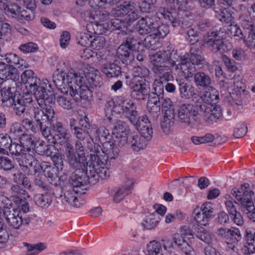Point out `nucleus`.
<instances>
[{
  "label": "nucleus",
  "mask_w": 255,
  "mask_h": 255,
  "mask_svg": "<svg viewBox=\"0 0 255 255\" xmlns=\"http://www.w3.org/2000/svg\"><path fill=\"white\" fill-rule=\"evenodd\" d=\"M91 153V166L89 167L88 172L91 176V170L98 171L99 178L105 179L110 176V171L106 166L108 159L116 158L119 152L118 147L112 141H105L102 147L98 144H94Z\"/></svg>",
  "instance_id": "nucleus-1"
},
{
  "label": "nucleus",
  "mask_w": 255,
  "mask_h": 255,
  "mask_svg": "<svg viewBox=\"0 0 255 255\" xmlns=\"http://www.w3.org/2000/svg\"><path fill=\"white\" fill-rule=\"evenodd\" d=\"M151 62L153 66L171 64L178 73H184L187 77L191 76L194 70L193 68H188V70L187 66L189 64L187 62V59L184 56H180L174 50L156 52L152 55Z\"/></svg>",
  "instance_id": "nucleus-2"
},
{
  "label": "nucleus",
  "mask_w": 255,
  "mask_h": 255,
  "mask_svg": "<svg viewBox=\"0 0 255 255\" xmlns=\"http://www.w3.org/2000/svg\"><path fill=\"white\" fill-rule=\"evenodd\" d=\"M97 78L99 77L91 73L84 77L79 73L74 83L70 86V96L76 102H80L81 99H90L93 96L92 89L101 86Z\"/></svg>",
  "instance_id": "nucleus-3"
},
{
  "label": "nucleus",
  "mask_w": 255,
  "mask_h": 255,
  "mask_svg": "<svg viewBox=\"0 0 255 255\" xmlns=\"http://www.w3.org/2000/svg\"><path fill=\"white\" fill-rule=\"evenodd\" d=\"M66 157L70 167L75 170L70 176L76 175V179H86L89 181V184L91 185H94L98 181L99 177L98 171L91 170V176L88 173L90 172L88 168L92 165L91 154L88 162L86 161V156L75 152Z\"/></svg>",
  "instance_id": "nucleus-4"
},
{
  "label": "nucleus",
  "mask_w": 255,
  "mask_h": 255,
  "mask_svg": "<svg viewBox=\"0 0 255 255\" xmlns=\"http://www.w3.org/2000/svg\"><path fill=\"white\" fill-rule=\"evenodd\" d=\"M0 93L3 106L12 108L18 116L24 113L26 107L33 101L31 95L21 96L18 92H12L9 87L0 89Z\"/></svg>",
  "instance_id": "nucleus-5"
},
{
  "label": "nucleus",
  "mask_w": 255,
  "mask_h": 255,
  "mask_svg": "<svg viewBox=\"0 0 255 255\" xmlns=\"http://www.w3.org/2000/svg\"><path fill=\"white\" fill-rule=\"evenodd\" d=\"M249 184L242 185L240 188H234L232 194L236 199L235 203L238 204L241 211L246 214L247 217L253 222H255V206L252 199V191L247 189Z\"/></svg>",
  "instance_id": "nucleus-6"
},
{
  "label": "nucleus",
  "mask_w": 255,
  "mask_h": 255,
  "mask_svg": "<svg viewBox=\"0 0 255 255\" xmlns=\"http://www.w3.org/2000/svg\"><path fill=\"white\" fill-rule=\"evenodd\" d=\"M225 35V29L223 27H214L207 33L204 38V43L214 53L222 54L227 53L231 50L233 46L232 43L223 40Z\"/></svg>",
  "instance_id": "nucleus-7"
},
{
  "label": "nucleus",
  "mask_w": 255,
  "mask_h": 255,
  "mask_svg": "<svg viewBox=\"0 0 255 255\" xmlns=\"http://www.w3.org/2000/svg\"><path fill=\"white\" fill-rule=\"evenodd\" d=\"M76 175L73 176H70L68 183L66 186V191L64 194V199L69 205L75 207H79L81 206V203L79 201L77 194H84L85 193L86 185L89 181L86 179L78 180L76 179Z\"/></svg>",
  "instance_id": "nucleus-8"
},
{
  "label": "nucleus",
  "mask_w": 255,
  "mask_h": 255,
  "mask_svg": "<svg viewBox=\"0 0 255 255\" xmlns=\"http://www.w3.org/2000/svg\"><path fill=\"white\" fill-rule=\"evenodd\" d=\"M178 122L182 126L193 128L200 121L199 107L192 104H182L178 110Z\"/></svg>",
  "instance_id": "nucleus-9"
},
{
  "label": "nucleus",
  "mask_w": 255,
  "mask_h": 255,
  "mask_svg": "<svg viewBox=\"0 0 255 255\" xmlns=\"http://www.w3.org/2000/svg\"><path fill=\"white\" fill-rule=\"evenodd\" d=\"M112 14L115 17H124L126 24L131 25L140 17V12L132 1H124L113 9Z\"/></svg>",
  "instance_id": "nucleus-10"
},
{
  "label": "nucleus",
  "mask_w": 255,
  "mask_h": 255,
  "mask_svg": "<svg viewBox=\"0 0 255 255\" xmlns=\"http://www.w3.org/2000/svg\"><path fill=\"white\" fill-rule=\"evenodd\" d=\"M79 73L73 69L65 72L59 69L54 72L52 80L56 88L63 94H67L70 90V86L73 84Z\"/></svg>",
  "instance_id": "nucleus-11"
},
{
  "label": "nucleus",
  "mask_w": 255,
  "mask_h": 255,
  "mask_svg": "<svg viewBox=\"0 0 255 255\" xmlns=\"http://www.w3.org/2000/svg\"><path fill=\"white\" fill-rule=\"evenodd\" d=\"M28 93L33 94L38 104L42 105L44 101L48 102L50 95V91L46 90L41 83L40 79L36 76L31 77L24 83Z\"/></svg>",
  "instance_id": "nucleus-12"
},
{
  "label": "nucleus",
  "mask_w": 255,
  "mask_h": 255,
  "mask_svg": "<svg viewBox=\"0 0 255 255\" xmlns=\"http://www.w3.org/2000/svg\"><path fill=\"white\" fill-rule=\"evenodd\" d=\"M239 23L247 37L245 44L249 48H255V24L251 16L242 14L240 16Z\"/></svg>",
  "instance_id": "nucleus-13"
},
{
  "label": "nucleus",
  "mask_w": 255,
  "mask_h": 255,
  "mask_svg": "<svg viewBox=\"0 0 255 255\" xmlns=\"http://www.w3.org/2000/svg\"><path fill=\"white\" fill-rule=\"evenodd\" d=\"M116 113L122 114L131 124H136L138 113L135 104L130 100H121L120 106L115 108Z\"/></svg>",
  "instance_id": "nucleus-14"
},
{
  "label": "nucleus",
  "mask_w": 255,
  "mask_h": 255,
  "mask_svg": "<svg viewBox=\"0 0 255 255\" xmlns=\"http://www.w3.org/2000/svg\"><path fill=\"white\" fill-rule=\"evenodd\" d=\"M181 56V55H179ZM184 56L187 59V62L189 64L187 67L188 68H193L194 72L191 74V76L187 77L184 73L179 72L186 79L193 77L194 73L196 72V68L194 65H199L203 64L205 61V58L202 51L196 46H193L191 47L189 54L187 56L186 55H182Z\"/></svg>",
  "instance_id": "nucleus-15"
},
{
  "label": "nucleus",
  "mask_w": 255,
  "mask_h": 255,
  "mask_svg": "<svg viewBox=\"0 0 255 255\" xmlns=\"http://www.w3.org/2000/svg\"><path fill=\"white\" fill-rule=\"evenodd\" d=\"M159 85L154 86L155 92L149 93L148 95V100L147 102V107L149 109L150 112L152 111L153 112L157 114L160 112L161 109V97H163L164 85L160 82L158 83Z\"/></svg>",
  "instance_id": "nucleus-16"
},
{
  "label": "nucleus",
  "mask_w": 255,
  "mask_h": 255,
  "mask_svg": "<svg viewBox=\"0 0 255 255\" xmlns=\"http://www.w3.org/2000/svg\"><path fill=\"white\" fill-rule=\"evenodd\" d=\"M179 85V90L182 98L189 99L192 98L194 102L200 103V96L197 93V90L191 85L185 82L183 80H176Z\"/></svg>",
  "instance_id": "nucleus-17"
},
{
  "label": "nucleus",
  "mask_w": 255,
  "mask_h": 255,
  "mask_svg": "<svg viewBox=\"0 0 255 255\" xmlns=\"http://www.w3.org/2000/svg\"><path fill=\"white\" fill-rule=\"evenodd\" d=\"M51 129L54 135L52 137V140L51 143L56 144L61 142H65L69 138L70 133L68 129L60 122H56L52 125Z\"/></svg>",
  "instance_id": "nucleus-18"
},
{
  "label": "nucleus",
  "mask_w": 255,
  "mask_h": 255,
  "mask_svg": "<svg viewBox=\"0 0 255 255\" xmlns=\"http://www.w3.org/2000/svg\"><path fill=\"white\" fill-rule=\"evenodd\" d=\"M19 211L14 209H7L4 211V217L9 226L11 228L18 230L23 224V219L19 215Z\"/></svg>",
  "instance_id": "nucleus-19"
},
{
  "label": "nucleus",
  "mask_w": 255,
  "mask_h": 255,
  "mask_svg": "<svg viewBox=\"0 0 255 255\" xmlns=\"http://www.w3.org/2000/svg\"><path fill=\"white\" fill-rule=\"evenodd\" d=\"M155 23L153 20L148 16L141 17L135 25L136 31L140 35H146L153 33Z\"/></svg>",
  "instance_id": "nucleus-20"
},
{
  "label": "nucleus",
  "mask_w": 255,
  "mask_h": 255,
  "mask_svg": "<svg viewBox=\"0 0 255 255\" xmlns=\"http://www.w3.org/2000/svg\"><path fill=\"white\" fill-rule=\"evenodd\" d=\"M139 130L140 134H143L148 138H152L153 129L151 124L146 115L139 117L138 115L137 121L136 124H132Z\"/></svg>",
  "instance_id": "nucleus-21"
},
{
  "label": "nucleus",
  "mask_w": 255,
  "mask_h": 255,
  "mask_svg": "<svg viewBox=\"0 0 255 255\" xmlns=\"http://www.w3.org/2000/svg\"><path fill=\"white\" fill-rule=\"evenodd\" d=\"M133 50L122 44L117 50V56L122 63L128 65L134 59Z\"/></svg>",
  "instance_id": "nucleus-22"
},
{
  "label": "nucleus",
  "mask_w": 255,
  "mask_h": 255,
  "mask_svg": "<svg viewBox=\"0 0 255 255\" xmlns=\"http://www.w3.org/2000/svg\"><path fill=\"white\" fill-rule=\"evenodd\" d=\"M131 89V94L133 97L147 96L150 91L149 83L146 79L137 80Z\"/></svg>",
  "instance_id": "nucleus-23"
},
{
  "label": "nucleus",
  "mask_w": 255,
  "mask_h": 255,
  "mask_svg": "<svg viewBox=\"0 0 255 255\" xmlns=\"http://www.w3.org/2000/svg\"><path fill=\"white\" fill-rule=\"evenodd\" d=\"M151 138L147 137L144 134L140 133V134L132 135L129 138V141L133 149L136 151H138L140 149L145 148L148 142Z\"/></svg>",
  "instance_id": "nucleus-24"
},
{
  "label": "nucleus",
  "mask_w": 255,
  "mask_h": 255,
  "mask_svg": "<svg viewBox=\"0 0 255 255\" xmlns=\"http://www.w3.org/2000/svg\"><path fill=\"white\" fill-rule=\"evenodd\" d=\"M76 137V141H81L82 142H87V147L92 152L94 147V143L93 140L90 136L88 130L86 128H83V126L78 130L73 131L72 133Z\"/></svg>",
  "instance_id": "nucleus-25"
},
{
  "label": "nucleus",
  "mask_w": 255,
  "mask_h": 255,
  "mask_svg": "<svg viewBox=\"0 0 255 255\" xmlns=\"http://www.w3.org/2000/svg\"><path fill=\"white\" fill-rule=\"evenodd\" d=\"M101 71L108 78L117 77L122 73L121 67L115 62L103 64Z\"/></svg>",
  "instance_id": "nucleus-26"
},
{
  "label": "nucleus",
  "mask_w": 255,
  "mask_h": 255,
  "mask_svg": "<svg viewBox=\"0 0 255 255\" xmlns=\"http://www.w3.org/2000/svg\"><path fill=\"white\" fill-rule=\"evenodd\" d=\"M209 88L208 91L200 96V102L203 101L207 104L208 106L215 105L219 100L218 91L212 86Z\"/></svg>",
  "instance_id": "nucleus-27"
},
{
  "label": "nucleus",
  "mask_w": 255,
  "mask_h": 255,
  "mask_svg": "<svg viewBox=\"0 0 255 255\" xmlns=\"http://www.w3.org/2000/svg\"><path fill=\"white\" fill-rule=\"evenodd\" d=\"M193 76L194 83L197 87L206 88L211 86L212 79L205 73L203 72L194 73Z\"/></svg>",
  "instance_id": "nucleus-28"
},
{
  "label": "nucleus",
  "mask_w": 255,
  "mask_h": 255,
  "mask_svg": "<svg viewBox=\"0 0 255 255\" xmlns=\"http://www.w3.org/2000/svg\"><path fill=\"white\" fill-rule=\"evenodd\" d=\"M204 112L209 121L216 122L221 115V110L219 107L215 105L205 106Z\"/></svg>",
  "instance_id": "nucleus-29"
},
{
  "label": "nucleus",
  "mask_w": 255,
  "mask_h": 255,
  "mask_svg": "<svg viewBox=\"0 0 255 255\" xmlns=\"http://www.w3.org/2000/svg\"><path fill=\"white\" fill-rule=\"evenodd\" d=\"M107 119L113 126L112 134L123 133L124 132H128L127 126L126 123L121 120L117 119L115 117H109Z\"/></svg>",
  "instance_id": "nucleus-30"
},
{
  "label": "nucleus",
  "mask_w": 255,
  "mask_h": 255,
  "mask_svg": "<svg viewBox=\"0 0 255 255\" xmlns=\"http://www.w3.org/2000/svg\"><path fill=\"white\" fill-rule=\"evenodd\" d=\"M3 3H0V6L3 8L7 15L12 17L19 16L20 12V7L17 4L9 3L8 0H6Z\"/></svg>",
  "instance_id": "nucleus-31"
},
{
  "label": "nucleus",
  "mask_w": 255,
  "mask_h": 255,
  "mask_svg": "<svg viewBox=\"0 0 255 255\" xmlns=\"http://www.w3.org/2000/svg\"><path fill=\"white\" fill-rule=\"evenodd\" d=\"M9 192L11 194V196L13 197V201L14 202H16L18 199L30 198L27 192L19 185H12L9 190Z\"/></svg>",
  "instance_id": "nucleus-32"
},
{
  "label": "nucleus",
  "mask_w": 255,
  "mask_h": 255,
  "mask_svg": "<svg viewBox=\"0 0 255 255\" xmlns=\"http://www.w3.org/2000/svg\"><path fill=\"white\" fill-rule=\"evenodd\" d=\"M147 255H166V252L162 247V245L156 241H151L147 245Z\"/></svg>",
  "instance_id": "nucleus-33"
},
{
  "label": "nucleus",
  "mask_w": 255,
  "mask_h": 255,
  "mask_svg": "<svg viewBox=\"0 0 255 255\" xmlns=\"http://www.w3.org/2000/svg\"><path fill=\"white\" fill-rule=\"evenodd\" d=\"M130 187L122 186L117 189H112L110 193L113 195V200L118 203L122 201L129 193Z\"/></svg>",
  "instance_id": "nucleus-34"
},
{
  "label": "nucleus",
  "mask_w": 255,
  "mask_h": 255,
  "mask_svg": "<svg viewBox=\"0 0 255 255\" xmlns=\"http://www.w3.org/2000/svg\"><path fill=\"white\" fill-rule=\"evenodd\" d=\"M21 157L19 165L25 173H28L29 171V168L31 167L33 164L37 160L33 155L29 153H27L26 152Z\"/></svg>",
  "instance_id": "nucleus-35"
},
{
  "label": "nucleus",
  "mask_w": 255,
  "mask_h": 255,
  "mask_svg": "<svg viewBox=\"0 0 255 255\" xmlns=\"http://www.w3.org/2000/svg\"><path fill=\"white\" fill-rule=\"evenodd\" d=\"M171 24L173 27L179 26L182 28H187L191 27L192 21L187 16H183L179 14L175 15Z\"/></svg>",
  "instance_id": "nucleus-36"
},
{
  "label": "nucleus",
  "mask_w": 255,
  "mask_h": 255,
  "mask_svg": "<svg viewBox=\"0 0 255 255\" xmlns=\"http://www.w3.org/2000/svg\"><path fill=\"white\" fill-rule=\"evenodd\" d=\"M32 116L37 127L50 124L41 108L34 107L33 109Z\"/></svg>",
  "instance_id": "nucleus-37"
},
{
  "label": "nucleus",
  "mask_w": 255,
  "mask_h": 255,
  "mask_svg": "<svg viewBox=\"0 0 255 255\" xmlns=\"http://www.w3.org/2000/svg\"><path fill=\"white\" fill-rule=\"evenodd\" d=\"M227 33L231 37H235L238 40H243L245 43V39L247 36L237 24H231L228 26L227 29Z\"/></svg>",
  "instance_id": "nucleus-38"
},
{
  "label": "nucleus",
  "mask_w": 255,
  "mask_h": 255,
  "mask_svg": "<svg viewBox=\"0 0 255 255\" xmlns=\"http://www.w3.org/2000/svg\"><path fill=\"white\" fill-rule=\"evenodd\" d=\"M6 65L11 67L15 66L17 68L21 69H23V67H26L25 61L20 59L17 55L12 53L6 54Z\"/></svg>",
  "instance_id": "nucleus-39"
},
{
  "label": "nucleus",
  "mask_w": 255,
  "mask_h": 255,
  "mask_svg": "<svg viewBox=\"0 0 255 255\" xmlns=\"http://www.w3.org/2000/svg\"><path fill=\"white\" fill-rule=\"evenodd\" d=\"M50 95L49 98L50 100L48 102L44 101V103L42 105H39L41 107L42 111H43L44 114L45 115L46 117L48 120V121L51 123L53 121V119L54 118L55 115V111L53 106L51 105L47 104L52 102L53 101V95L50 91Z\"/></svg>",
  "instance_id": "nucleus-40"
},
{
  "label": "nucleus",
  "mask_w": 255,
  "mask_h": 255,
  "mask_svg": "<svg viewBox=\"0 0 255 255\" xmlns=\"http://www.w3.org/2000/svg\"><path fill=\"white\" fill-rule=\"evenodd\" d=\"M34 199L35 204L42 208H47L52 203V196L47 192L36 195Z\"/></svg>",
  "instance_id": "nucleus-41"
},
{
  "label": "nucleus",
  "mask_w": 255,
  "mask_h": 255,
  "mask_svg": "<svg viewBox=\"0 0 255 255\" xmlns=\"http://www.w3.org/2000/svg\"><path fill=\"white\" fill-rule=\"evenodd\" d=\"M19 142L26 151L29 152L35 147L34 140L31 135L23 133L19 137Z\"/></svg>",
  "instance_id": "nucleus-42"
},
{
  "label": "nucleus",
  "mask_w": 255,
  "mask_h": 255,
  "mask_svg": "<svg viewBox=\"0 0 255 255\" xmlns=\"http://www.w3.org/2000/svg\"><path fill=\"white\" fill-rule=\"evenodd\" d=\"M195 236L206 244L209 245L212 243L211 235L204 228L199 227L195 230Z\"/></svg>",
  "instance_id": "nucleus-43"
},
{
  "label": "nucleus",
  "mask_w": 255,
  "mask_h": 255,
  "mask_svg": "<svg viewBox=\"0 0 255 255\" xmlns=\"http://www.w3.org/2000/svg\"><path fill=\"white\" fill-rule=\"evenodd\" d=\"M54 170L50 166L46 165V167L43 170L44 176L48 178V180L51 184L54 186H57L58 185L59 178L57 176L55 173H53Z\"/></svg>",
  "instance_id": "nucleus-44"
},
{
  "label": "nucleus",
  "mask_w": 255,
  "mask_h": 255,
  "mask_svg": "<svg viewBox=\"0 0 255 255\" xmlns=\"http://www.w3.org/2000/svg\"><path fill=\"white\" fill-rule=\"evenodd\" d=\"M156 216V214H152L146 216L142 223L143 227L148 230L154 228L159 222V218H157Z\"/></svg>",
  "instance_id": "nucleus-45"
},
{
  "label": "nucleus",
  "mask_w": 255,
  "mask_h": 255,
  "mask_svg": "<svg viewBox=\"0 0 255 255\" xmlns=\"http://www.w3.org/2000/svg\"><path fill=\"white\" fill-rule=\"evenodd\" d=\"M13 181L17 184L23 185L25 188H31L28 178L22 172H17L13 174Z\"/></svg>",
  "instance_id": "nucleus-46"
},
{
  "label": "nucleus",
  "mask_w": 255,
  "mask_h": 255,
  "mask_svg": "<svg viewBox=\"0 0 255 255\" xmlns=\"http://www.w3.org/2000/svg\"><path fill=\"white\" fill-rule=\"evenodd\" d=\"M193 213L195 215L194 219L198 225L204 226H206L208 225L210 219L200 212L199 207H196L194 209Z\"/></svg>",
  "instance_id": "nucleus-47"
},
{
  "label": "nucleus",
  "mask_w": 255,
  "mask_h": 255,
  "mask_svg": "<svg viewBox=\"0 0 255 255\" xmlns=\"http://www.w3.org/2000/svg\"><path fill=\"white\" fill-rule=\"evenodd\" d=\"M132 73L135 78H139L140 80H142L146 79L148 77L149 71L144 66H138L133 68Z\"/></svg>",
  "instance_id": "nucleus-48"
},
{
  "label": "nucleus",
  "mask_w": 255,
  "mask_h": 255,
  "mask_svg": "<svg viewBox=\"0 0 255 255\" xmlns=\"http://www.w3.org/2000/svg\"><path fill=\"white\" fill-rule=\"evenodd\" d=\"M214 10L216 13V16L221 21L229 23L232 21L233 17L232 14L227 9L224 8L222 9H220L218 11L216 10V8H214Z\"/></svg>",
  "instance_id": "nucleus-49"
},
{
  "label": "nucleus",
  "mask_w": 255,
  "mask_h": 255,
  "mask_svg": "<svg viewBox=\"0 0 255 255\" xmlns=\"http://www.w3.org/2000/svg\"><path fill=\"white\" fill-rule=\"evenodd\" d=\"M161 109L164 114H174V106L169 98H164L161 97Z\"/></svg>",
  "instance_id": "nucleus-50"
},
{
  "label": "nucleus",
  "mask_w": 255,
  "mask_h": 255,
  "mask_svg": "<svg viewBox=\"0 0 255 255\" xmlns=\"http://www.w3.org/2000/svg\"><path fill=\"white\" fill-rule=\"evenodd\" d=\"M96 136L103 142L112 140L113 134H110L109 130L104 127H101L96 130Z\"/></svg>",
  "instance_id": "nucleus-51"
},
{
  "label": "nucleus",
  "mask_w": 255,
  "mask_h": 255,
  "mask_svg": "<svg viewBox=\"0 0 255 255\" xmlns=\"http://www.w3.org/2000/svg\"><path fill=\"white\" fill-rule=\"evenodd\" d=\"M93 37L90 34L85 32L80 33L77 36L78 43L82 46L89 47Z\"/></svg>",
  "instance_id": "nucleus-52"
},
{
  "label": "nucleus",
  "mask_w": 255,
  "mask_h": 255,
  "mask_svg": "<svg viewBox=\"0 0 255 255\" xmlns=\"http://www.w3.org/2000/svg\"><path fill=\"white\" fill-rule=\"evenodd\" d=\"M105 37L101 35H94L92 39L90 47L96 50L103 48L105 45Z\"/></svg>",
  "instance_id": "nucleus-53"
},
{
  "label": "nucleus",
  "mask_w": 255,
  "mask_h": 255,
  "mask_svg": "<svg viewBox=\"0 0 255 255\" xmlns=\"http://www.w3.org/2000/svg\"><path fill=\"white\" fill-rule=\"evenodd\" d=\"M8 149L12 155L16 156H23L27 152L21 144L16 142H11Z\"/></svg>",
  "instance_id": "nucleus-54"
},
{
  "label": "nucleus",
  "mask_w": 255,
  "mask_h": 255,
  "mask_svg": "<svg viewBox=\"0 0 255 255\" xmlns=\"http://www.w3.org/2000/svg\"><path fill=\"white\" fill-rule=\"evenodd\" d=\"M169 29L168 25L161 24L157 26L155 24V28L153 31V34L156 36L157 39L164 37L169 33Z\"/></svg>",
  "instance_id": "nucleus-55"
},
{
  "label": "nucleus",
  "mask_w": 255,
  "mask_h": 255,
  "mask_svg": "<svg viewBox=\"0 0 255 255\" xmlns=\"http://www.w3.org/2000/svg\"><path fill=\"white\" fill-rule=\"evenodd\" d=\"M18 49L23 53H33L36 52L38 49L37 45L33 42H29L20 45Z\"/></svg>",
  "instance_id": "nucleus-56"
},
{
  "label": "nucleus",
  "mask_w": 255,
  "mask_h": 255,
  "mask_svg": "<svg viewBox=\"0 0 255 255\" xmlns=\"http://www.w3.org/2000/svg\"><path fill=\"white\" fill-rule=\"evenodd\" d=\"M212 206L213 205L211 202H205L199 207L200 212L209 219H211L214 217V209Z\"/></svg>",
  "instance_id": "nucleus-57"
},
{
  "label": "nucleus",
  "mask_w": 255,
  "mask_h": 255,
  "mask_svg": "<svg viewBox=\"0 0 255 255\" xmlns=\"http://www.w3.org/2000/svg\"><path fill=\"white\" fill-rule=\"evenodd\" d=\"M23 132L22 125L18 123H13L9 128V134L13 137H17L21 136Z\"/></svg>",
  "instance_id": "nucleus-58"
},
{
  "label": "nucleus",
  "mask_w": 255,
  "mask_h": 255,
  "mask_svg": "<svg viewBox=\"0 0 255 255\" xmlns=\"http://www.w3.org/2000/svg\"><path fill=\"white\" fill-rule=\"evenodd\" d=\"M92 16L96 22L101 23L102 22L106 21L110 18V14L106 10H100L96 11Z\"/></svg>",
  "instance_id": "nucleus-59"
},
{
  "label": "nucleus",
  "mask_w": 255,
  "mask_h": 255,
  "mask_svg": "<svg viewBox=\"0 0 255 255\" xmlns=\"http://www.w3.org/2000/svg\"><path fill=\"white\" fill-rule=\"evenodd\" d=\"M128 132H124L113 135L112 139L114 140V142L119 146H123L125 145L128 142Z\"/></svg>",
  "instance_id": "nucleus-60"
},
{
  "label": "nucleus",
  "mask_w": 255,
  "mask_h": 255,
  "mask_svg": "<svg viewBox=\"0 0 255 255\" xmlns=\"http://www.w3.org/2000/svg\"><path fill=\"white\" fill-rule=\"evenodd\" d=\"M56 101L58 105L64 109L69 110L73 108V104L70 99L64 96H58Z\"/></svg>",
  "instance_id": "nucleus-61"
},
{
  "label": "nucleus",
  "mask_w": 255,
  "mask_h": 255,
  "mask_svg": "<svg viewBox=\"0 0 255 255\" xmlns=\"http://www.w3.org/2000/svg\"><path fill=\"white\" fill-rule=\"evenodd\" d=\"M34 183L44 190H48L49 187L45 182V178L41 173L35 175Z\"/></svg>",
  "instance_id": "nucleus-62"
},
{
  "label": "nucleus",
  "mask_w": 255,
  "mask_h": 255,
  "mask_svg": "<svg viewBox=\"0 0 255 255\" xmlns=\"http://www.w3.org/2000/svg\"><path fill=\"white\" fill-rule=\"evenodd\" d=\"M187 40L191 45H194L198 41V34L196 29L189 28L186 31Z\"/></svg>",
  "instance_id": "nucleus-63"
},
{
  "label": "nucleus",
  "mask_w": 255,
  "mask_h": 255,
  "mask_svg": "<svg viewBox=\"0 0 255 255\" xmlns=\"http://www.w3.org/2000/svg\"><path fill=\"white\" fill-rule=\"evenodd\" d=\"M12 161L8 157L0 156V168L4 170H10L13 168Z\"/></svg>",
  "instance_id": "nucleus-64"
}]
</instances>
